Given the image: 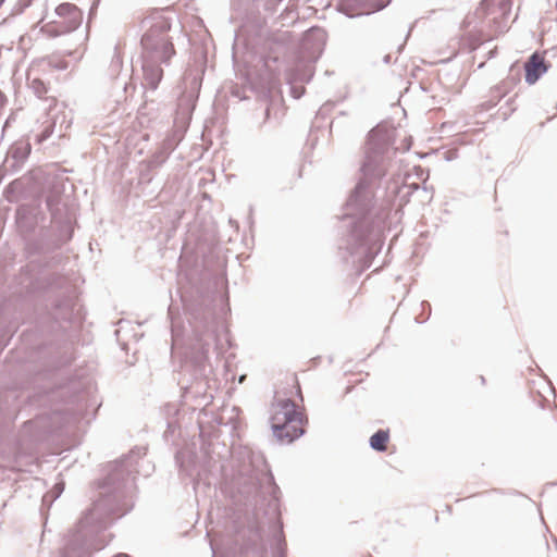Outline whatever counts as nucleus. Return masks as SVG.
Wrapping results in <instances>:
<instances>
[{
    "label": "nucleus",
    "instance_id": "obj_9",
    "mask_svg": "<svg viewBox=\"0 0 557 557\" xmlns=\"http://www.w3.org/2000/svg\"><path fill=\"white\" fill-rule=\"evenodd\" d=\"M384 4H381V5H375V7H372L370 10H367V11H363L362 13H370L372 11H376V10H380L381 8H383Z\"/></svg>",
    "mask_w": 557,
    "mask_h": 557
},
{
    "label": "nucleus",
    "instance_id": "obj_5",
    "mask_svg": "<svg viewBox=\"0 0 557 557\" xmlns=\"http://www.w3.org/2000/svg\"><path fill=\"white\" fill-rule=\"evenodd\" d=\"M162 63L143 60L144 85L149 89H157L163 77Z\"/></svg>",
    "mask_w": 557,
    "mask_h": 557
},
{
    "label": "nucleus",
    "instance_id": "obj_2",
    "mask_svg": "<svg viewBox=\"0 0 557 557\" xmlns=\"http://www.w3.org/2000/svg\"><path fill=\"white\" fill-rule=\"evenodd\" d=\"M307 418L290 399H276L271 407L270 424L275 438L292 443L305 433Z\"/></svg>",
    "mask_w": 557,
    "mask_h": 557
},
{
    "label": "nucleus",
    "instance_id": "obj_8",
    "mask_svg": "<svg viewBox=\"0 0 557 557\" xmlns=\"http://www.w3.org/2000/svg\"><path fill=\"white\" fill-rule=\"evenodd\" d=\"M292 381H293V383H294V385H295V387H296L297 395L301 398L300 385H299V383H298L297 377H296L295 375H293Z\"/></svg>",
    "mask_w": 557,
    "mask_h": 557
},
{
    "label": "nucleus",
    "instance_id": "obj_10",
    "mask_svg": "<svg viewBox=\"0 0 557 557\" xmlns=\"http://www.w3.org/2000/svg\"><path fill=\"white\" fill-rule=\"evenodd\" d=\"M506 85V81L502 82L496 88L497 89H500L503 88L504 86Z\"/></svg>",
    "mask_w": 557,
    "mask_h": 557
},
{
    "label": "nucleus",
    "instance_id": "obj_7",
    "mask_svg": "<svg viewBox=\"0 0 557 557\" xmlns=\"http://www.w3.org/2000/svg\"><path fill=\"white\" fill-rule=\"evenodd\" d=\"M389 442V431L379 430L370 437V446L377 451H385Z\"/></svg>",
    "mask_w": 557,
    "mask_h": 557
},
{
    "label": "nucleus",
    "instance_id": "obj_11",
    "mask_svg": "<svg viewBox=\"0 0 557 557\" xmlns=\"http://www.w3.org/2000/svg\"><path fill=\"white\" fill-rule=\"evenodd\" d=\"M116 557H129L128 555H119Z\"/></svg>",
    "mask_w": 557,
    "mask_h": 557
},
{
    "label": "nucleus",
    "instance_id": "obj_1",
    "mask_svg": "<svg viewBox=\"0 0 557 557\" xmlns=\"http://www.w3.org/2000/svg\"><path fill=\"white\" fill-rule=\"evenodd\" d=\"M143 23L148 26L140 40L143 60L168 64L176 53L170 36V20L156 11L145 17Z\"/></svg>",
    "mask_w": 557,
    "mask_h": 557
},
{
    "label": "nucleus",
    "instance_id": "obj_12",
    "mask_svg": "<svg viewBox=\"0 0 557 557\" xmlns=\"http://www.w3.org/2000/svg\"><path fill=\"white\" fill-rule=\"evenodd\" d=\"M507 92V90H504L503 94L500 95V97L505 96Z\"/></svg>",
    "mask_w": 557,
    "mask_h": 557
},
{
    "label": "nucleus",
    "instance_id": "obj_6",
    "mask_svg": "<svg viewBox=\"0 0 557 557\" xmlns=\"http://www.w3.org/2000/svg\"><path fill=\"white\" fill-rule=\"evenodd\" d=\"M253 463H256L258 474H257V483L265 486H270L273 484V478L270 474L264 458L261 455H253Z\"/></svg>",
    "mask_w": 557,
    "mask_h": 557
},
{
    "label": "nucleus",
    "instance_id": "obj_3",
    "mask_svg": "<svg viewBox=\"0 0 557 557\" xmlns=\"http://www.w3.org/2000/svg\"><path fill=\"white\" fill-rule=\"evenodd\" d=\"M55 12L59 17L64 18V21L59 22L61 29L55 35L69 33L75 29L82 22V12L72 3H61Z\"/></svg>",
    "mask_w": 557,
    "mask_h": 557
},
{
    "label": "nucleus",
    "instance_id": "obj_4",
    "mask_svg": "<svg viewBox=\"0 0 557 557\" xmlns=\"http://www.w3.org/2000/svg\"><path fill=\"white\" fill-rule=\"evenodd\" d=\"M548 69L549 64L545 61L544 54L539 52L533 53L524 65L525 82L529 85L535 84Z\"/></svg>",
    "mask_w": 557,
    "mask_h": 557
}]
</instances>
